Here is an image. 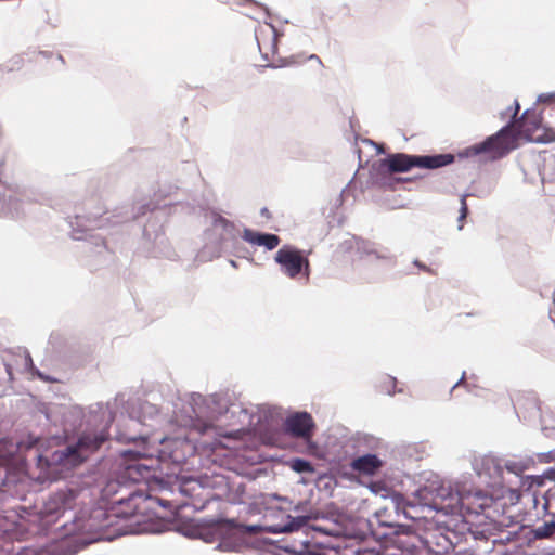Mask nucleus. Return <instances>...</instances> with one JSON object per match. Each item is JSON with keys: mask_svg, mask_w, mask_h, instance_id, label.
Masks as SVG:
<instances>
[{"mask_svg": "<svg viewBox=\"0 0 555 555\" xmlns=\"http://www.w3.org/2000/svg\"><path fill=\"white\" fill-rule=\"evenodd\" d=\"M103 495L112 503L111 512L94 508L89 516V527L105 530L114 525L113 518H128L139 513L143 494L118 481H109L103 489Z\"/></svg>", "mask_w": 555, "mask_h": 555, "instance_id": "nucleus-1", "label": "nucleus"}, {"mask_svg": "<svg viewBox=\"0 0 555 555\" xmlns=\"http://www.w3.org/2000/svg\"><path fill=\"white\" fill-rule=\"evenodd\" d=\"M108 438L109 433L107 428L86 430L78 437L75 444L66 447L65 450L56 452L54 455L60 463L76 466L96 452Z\"/></svg>", "mask_w": 555, "mask_h": 555, "instance_id": "nucleus-2", "label": "nucleus"}, {"mask_svg": "<svg viewBox=\"0 0 555 555\" xmlns=\"http://www.w3.org/2000/svg\"><path fill=\"white\" fill-rule=\"evenodd\" d=\"M83 492L73 489L55 492L44 503L41 511L42 518L47 519V521H50V518L51 520H56L66 512H73L75 520H82L87 513L83 508Z\"/></svg>", "mask_w": 555, "mask_h": 555, "instance_id": "nucleus-3", "label": "nucleus"}, {"mask_svg": "<svg viewBox=\"0 0 555 555\" xmlns=\"http://www.w3.org/2000/svg\"><path fill=\"white\" fill-rule=\"evenodd\" d=\"M454 162L452 154L437 155H408L403 153L392 154L383 162L390 173L406 172L413 167L437 169Z\"/></svg>", "mask_w": 555, "mask_h": 555, "instance_id": "nucleus-4", "label": "nucleus"}, {"mask_svg": "<svg viewBox=\"0 0 555 555\" xmlns=\"http://www.w3.org/2000/svg\"><path fill=\"white\" fill-rule=\"evenodd\" d=\"M518 146V133L514 124L511 122L499 130L495 134L488 137L483 142L469 149L474 155L487 153L492 159H498Z\"/></svg>", "mask_w": 555, "mask_h": 555, "instance_id": "nucleus-5", "label": "nucleus"}, {"mask_svg": "<svg viewBox=\"0 0 555 555\" xmlns=\"http://www.w3.org/2000/svg\"><path fill=\"white\" fill-rule=\"evenodd\" d=\"M449 501L443 507L450 508L451 513L480 514L492 505L493 498L481 490H474L450 494Z\"/></svg>", "mask_w": 555, "mask_h": 555, "instance_id": "nucleus-6", "label": "nucleus"}, {"mask_svg": "<svg viewBox=\"0 0 555 555\" xmlns=\"http://www.w3.org/2000/svg\"><path fill=\"white\" fill-rule=\"evenodd\" d=\"M274 259L281 266L283 273L289 279H296L300 274L307 280L309 279L310 261L301 250L291 245H284L278 250Z\"/></svg>", "mask_w": 555, "mask_h": 555, "instance_id": "nucleus-7", "label": "nucleus"}, {"mask_svg": "<svg viewBox=\"0 0 555 555\" xmlns=\"http://www.w3.org/2000/svg\"><path fill=\"white\" fill-rule=\"evenodd\" d=\"M162 446L160 456L170 460L176 465L184 464L194 452L189 434L184 437L164 438Z\"/></svg>", "mask_w": 555, "mask_h": 555, "instance_id": "nucleus-8", "label": "nucleus"}, {"mask_svg": "<svg viewBox=\"0 0 555 555\" xmlns=\"http://www.w3.org/2000/svg\"><path fill=\"white\" fill-rule=\"evenodd\" d=\"M450 534L454 533L444 527L430 526L424 530L422 541L428 552L436 555H443L454 548Z\"/></svg>", "mask_w": 555, "mask_h": 555, "instance_id": "nucleus-9", "label": "nucleus"}, {"mask_svg": "<svg viewBox=\"0 0 555 555\" xmlns=\"http://www.w3.org/2000/svg\"><path fill=\"white\" fill-rule=\"evenodd\" d=\"M314 422L307 412L291 415L285 421V429L294 437L309 440L312 437Z\"/></svg>", "mask_w": 555, "mask_h": 555, "instance_id": "nucleus-10", "label": "nucleus"}, {"mask_svg": "<svg viewBox=\"0 0 555 555\" xmlns=\"http://www.w3.org/2000/svg\"><path fill=\"white\" fill-rule=\"evenodd\" d=\"M474 469L479 477H485L489 482H495L502 477V466L499 461L490 455H485L476 459L474 462Z\"/></svg>", "mask_w": 555, "mask_h": 555, "instance_id": "nucleus-11", "label": "nucleus"}, {"mask_svg": "<svg viewBox=\"0 0 555 555\" xmlns=\"http://www.w3.org/2000/svg\"><path fill=\"white\" fill-rule=\"evenodd\" d=\"M383 466V461L375 454H364L351 461L350 467L359 475L373 476Z\"/></svg>", "mask_w": 555, "mask_h": 555, "instance_id": "nucleus-12", "label": "nucleus"}, {"mask_svg": "<svg viewBox=\"0 0 555 555\" xmlns=\"http://www.w3.org/2000/svg\"><path fill=\"white\" fill-rule=\"evenodd\" d=\"M242 237L247 243L257 246H264L268 250L276 248L281 242L280 237L275 234L259 233L250 229H245Z\"/></svg>", "mask_w": 555, "mask_h": 555, "instance_id": "nucleus-13", "label": "nucleus"}, {"mask_svg": "<svg viewBox=\"0 0 555 555\" xmlns=\"http://www.w3.org/2000/svg\"><path fill=\"white\" fill-rule=\"evenodd\" d=\"M278 30L271 24H267L259 28L256 33V39L260 50H264L267 53H274L278 46Z\"/></svg>", "mask_w": 555, "mask_h": 555, "instance_id": "nucleus-14", "label": "nucleus"}, {"mask_svg": "<svg viewBox=\"0 0 555 555\" xmlns=\"http://www.w3.org/2000/svg\"><path fill=\"white\" fill-rule=\"evenodd\" d=\"M542 122L541 117L535 113L525 112L521 119L518 121L515 128L518 133V140L525 139L530 142V134L533 133L535 127Z\"/></svg>", "mask_w": 555, "mask_h": 555, "instance_id": "nucleus-15", "label": "nucleus"}, {"mask_svg": "<svg viewBox=\"0 0 555 555\" xmlns=\"http://www.w3.org/2000/svg\"><path fill=\"white\" fill-rule=\"evenodd\" d=\"M530 142L534 143H552L555 142V129L544 126L542 122L535 127L533 133L530 134Z\"/></svg>", "mask_w": 555, "mask_h": 555, "instance_id": "nucleus-16", "label": "nucleus"}, {"mask_svg": "<svg viewBox=\"0 0 555 555\" xmlns=\"http://www.w3.org/2000/svg\"><path fill=\"white\" fill-rule=\"evenodd\" d=\"M530 466H531V461H522V460H519V461L511 460V461H507L505 464L506 469L516 475H521L524 472L529 469Z\"/></svg>", "mask_w": 555, "mask_h": 555, "instance_id": "nucleus-17", "label": "nucleus"}, {"mask_svg": "<svg viewBox=\"0 0 555 555\" xmlns=\"http://www.w3.org/2000/svg\"><path fill=\"white\" fill-rule=\"evenodd\" d=\"M537 539H547L555 534V521L544 522L533 530Z\"/></svg>", "mask_w": 555, "mask_h": 555, "instance_id": "nucleus-18", "label": "nucleus"}, {"mask_svg": "<svg viewBox=\"0 0 555 555\" xmlns=\"http://www.w3.org/2000/svg\"><path fill=\"white\" fill-rule=\"evenodd\" d=\"M185 427H190V431L195 430L199 435L206 434L208 430L212 429L214 426L210 423H207L203 420H193L191 418L189 423L184 424Z\"/></svg>", "mask_w": 555, "mask_h": 555, "instance_id": "nucleus-19", "label": "nucleus"}, {"mask_svg": "<svg viewBox=\"0 0 555 555\" xmlns=\"http://www.w3.org/2000/svg\"><path fill=\"white\" fill-rule=\"evenodd\" d=\"M304 524H305L304 519H301L299 521V524H296V525L293 521L286 522V524H279V525L271 526L269 528V531L273 532V533L294 531V530L298 529L300 526H302Z\"/></svg>", "mask_w": 555, "mask_h": 555, "instance_id": "nucleus-20", "label": "nucleus"}, {"mask_svg": "<svg viewBox=\"0 0 555 555\" xmlns=\"http://www.w3.org/2000/svg\"><path fill=\"white\" fill-rule=\"evenodd\" d=\"M291 467L297 473H312L314 470L312 464L302 459H294Z\"/></svg>", "mask_w": 555, "mask_h": 555, "instance_id": "nucleus-21", "label": "nucleus"}, {"mask_svg": "<svg viewBox=\"0 0 555 555\" xmlns=\"http://www.w3.org/2000/svg\"><path fill=\"white\" fill-rule=\"evenodd\" d=\"M468 215V206L466 203V195H463L461 197V209H460V217H459V229L462 230L464 225V220L466 219Z\"/></svg>", "mask_w": 555, "mask_h": 555, "instance_id": "nucleus-22", "label": "nucleus"}, {"mask_svg": "<svg viewBox=\"0 0 555 555\" xmlns=\"http://www.w3.org/2000/svg\"><path fill=\"white\" fill-rule=\"evenodd\" d=\"M145 469L147 470L146 467H143L141 466L140 464H132V465H129L128 468H127V472H128V475L131 477V478H134L133 477V474L134 473H141V469Z\"/></svg>", "mask_w": 555, "mask_h": 555, "instance_id": "nucleus-23", "label": "nucleus"}, {"mask_svg": "<svg viewBox=\"0 0 555 555\" xmlns=\"http://www.w3.org/2000/svg\"><path fill=\"white\" fill-rule=\"evenodd\" d=\"M240 528L244 531V532H247V533H258L262 530V528L258 525H254V526H246V525H242L240 526Z\"/></svg>", "mask_w": 555, "mask_h": 555, "instance_id": "nucleus-24", "label": "nucleus"}, {"mask_svg": "<svg viewBox=\"0 0 555 555\" xmlns=\"http://www.w3.org/2000/svg\"><path fill=\"white\" fill-rule=\"evenodd\" d=\"M555 100V94H542L539 96L540 102L548 103Z\"/></svg>", "mask_w": 555, "mask_h": 555, "instance_id": "nucleus-25", "label": "nucleus"}, {"mask_svg": "<svg viewBox=\"0 0 555 555\" xmlns=\"http://www.w3.org/2000/svg\"><path fill=\"white\" fill-rule=\"evenodd\" d=\"M260 215L262 217H264L266 219H271L272 216H271V212L270 210L267 208V207H263L261 210H260Z\"/></svg>", "mask_w": 555, "mask_h": 555, "instance_id": "nucleus-26", "label": "nucleus"}, {"mask_svg": "<svg viewBox=\"0 0 555 555\" xmlns=\"http://www.w3.org/2000/svg\"><path fill=\"white\" fill-rule=\"evenodd\" d=\"M518 111H519V104L516 103L515 115L518 113Z\"/></svg>", "mask_w": 555, "mask_h": 555, "instance_id": "nucleus-27", "label": "nucleus"}, {"mask_svg": "<svg viewBox=\"0 0 555 555\" xmlns=\"http://www.w3.org/2000/svg\"><path fill=\"white\" fill-rule=\"evenodd\" d=\"M310 59H318L319 60V57L317 55H311Z\"/></svg>", "mask_w": 555, "mask_h": 555, "instance_id": "nucleus-28", "label": "nucleus"}, {"mask_svg": "<svg viewBox=\"0 0 555 555\" xmlns=\"http://www.w3.org/2000/svg\"><path fill=\"white\" fill-rule=\"evenodd\" d=\"M28 554H29V552H25V553H23V554H20V555H28Z\"/></svg>", "mask_w": 555, "mask_h": 555, "instance_id": "nucleus-29", "label": "nucleus"}]
</instances>
